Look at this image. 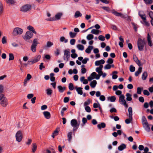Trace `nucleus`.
Wrapping results in <instances>:
<instances>
[{
  "instance_id": "obj_22",
  "label": "nucleus",
  "mask_w": 153,
  "mask_h": 153,
  "mask_svg": "<svg viewBox=\"0 0 153 153\" xmlns=\"http://www.w3.org/2000/svg\"><path fill=\"white\" fill-rule=\"evenodd\" d=\"M142 71V68L140 67L139 68L138 70L136 71L135 73V75L137 76L140 74Z\"/></svg>"
},
{
  "instance_id": "obj_58",
  "label": "nucleus",
  "mask_w": 153,
  "mask_h": 153,
  "mask_svg": "<svg viewBox=\"0 0 153 153\" xmlns=\"http://www.w3.org/2000/svg\"><path fill=\"white\" fill-rule=\"evenodd\" d=\"M99 39L101 41H104L105 40V38L104 36L100 35L98 37Z\"/></svg>"
},
{
  "instance_id": "obj_5",
  "label": "nucleus",
  "mask_w": 153,
  "mask_h": 153,
  "mask_svg": "<svg viewBox=\"0 0 153 153\" xmlns=\"http://www.w3.org/2000/svg\"><path fill=\"white\" fill-rule=\"evenodd\" d=\"M39 43L37 39H34L31 46V50L33 52H35L36 51V48L38 44Z\"/></svg>"
},
{
  "instance_id": "obj_49",
  "label": "nucleus",
  "mask_w": 153,
  "mask_h": 153,
  "mask_svg": "<svg viewBox=\"0 0 153 153\" xmlns=\"http://www.w3.org/2000/svg\"><path fill=\"white\" fill-rule=\"evenodd\" d=\"M135 70V67L132 65H131L129 67V70L131 72H134Z\"/></svg>"
},
{
  "instance_id": "obj_14",
  "label": "nucleus",
  "mask_w": 153,
  "mask_h": 153,
  "mask_svg": "<svg viewBox=\"0 0 153 153\" xmlns=\"http://www.w3.org/2000/svg\"><path fill=\"white\" fill-rule=\"evenodd\" d=\"M145 124H143V126L145 130L147 132H149L150 131V128L149 126V123H145Z\"/></svg>"
},
{
  "instance_id": "obj_17",
  "label": "nucleus",
  "mask_w": 153,
  "mask_h": 153,
  "mask_svg": "<svg viewBox=\"0 0 153 153\" xmlns=\"http://www.w3.org/2000/svg\"><path fill=\"white\" fill-rule=\"evenodd\" d=\"M91 76L93 77V78H95L96 79H100V76L98 74H97V73L95 72H93L91 74Z\"/></svg>"
},
{
  "instance_id": "obj_60",
  "label": "nucleus",
  "mask_w": 153,
  "mask_h": 153,
  "mask_svg": "<svg viewBox=\"0 0 153 153\" xmlns=\"http://www.w3.org/2000/svg\"><path fill=\"white\" fill-rule=\"evenodd\" d=\"M100 100L102 101H103L105 100V97L103 95H101L100 97Z\"/></svg>"
},
{
  "instance_id": "obj_4",
  "label": "nucleus",
  "mask_w": 153,
  "mask_h": 153,
  "mask_svg": "<svg viewBox=\"0 0 153 153\" xmlns=\"http://www.w3.org/2000/svg\"><path fill=\"white\" fill-rule=\"evenodd\" d=\"M32 8L31 5L27 4L22 6L20 8V11L24 12H26L31 10Z\"/></svg>"
},
{
  "instance_id": "obj_48",
  "label": "nucleus",
  "mask_w": 153,
  "mask_h": 153,
  "mask_svg": "<svg viewBox=\"0 0 153 153\" xmlns=\"http://www.w3.org/2000/svg\"><path fill=\"white\" fill-rule=\"evenodd\" d=\"M90 103V99H88L87 101L85 102L84 103V105L85 106H88Z\"/></svg>"
},
{
  "instance_id": "obj_50",
  "label": "nucleus",
  "mask_w": 153,
  "mask_h": 153,
  "mask_svg": "<svg viewBox=\"0 0 153 153\" xmlns=\"http://www.w3.org/2000/svg\"><path fill=\"white\" fill-rule=\"evenodd\" d=\"M6 2L10 4H13L15 3L14 0H6Z\"/></svg>"
},
{
  "instance_id": "obj_62",
  "label": "nucleus",
  "mask_w": 153,
  "mask_h": 153,
  "mask_svg": "<svg viewBox=\"0 0 153 153\" xmlns=\"http://www.w3.org/2000/svg\"><path fill=\"white\" fill-rule=\"evenodd\" d=\"M69 100V98L68 97H65L63 100V101L65 103H67L68 102Z\"/></svg>"
},
{
  "instance_id": "obj_19",
  "label": "nucleus",
  "mask_w": 153,
  "mask_h": 153,
  "mask_svg": "<svg viewBox=\"0 0 153 153\" xmlns=\"http://www.w3.org/2000/svg\"><path fill=\"white\" fill-rule=\"evenodd\" d=\"M101 32V31L98 29H92L91 31V33L95 35H98Z\"/></svg>"
},
{
  "instance_id": "obj_45",
  "label": "nucleus",
  "mask_w": 153,
  "mask_h": 153,
  "mask_svg": "<svg viewBox=\"0 0 153 153\" xmlns=\"http://www.w3.org/2000/svg\"><path fill=\"white\" fill-rule=\"evenodd\" d=\"M76 34V33H74L72 32H70L69 33L70 36L71 38L75 37Z\"/></svg>"
},
{
  "instance_id": "obj_25",
  "label": "nucleus",
  "mask_w": 153,
  "mask_h": 153,
  "mask_svg": "<svg viewBox=\"0 0 153 153\" xmlns=\"http://www.w3.org/2000/svg\"><path fill=\"white\" fill-rule=\"evenodd\" d=\"M107 100L108 101H110L111 102H114L115 101L116 98L114 96H112L109 97L107 98Z\"/></svg>"
},
{
  "instance_id": "obj_51",
  "label": "nucleus",
  "mask_w": 153,
  "mask_h": 153,
  "mask_svg": "<svg viewBox=\"0 0 153 153\" xmlns=\"http://www.w3.org/2000/svg\"><path fill=\"white\" fill-rule=\"evenodd\" d=\"M1 42L2 43L5 44L7 43V41L6 37L5 36H3Z\"/></svg>"
},
{
  "instance_id": "obj_40",
  "label": "nucleus",
  "mask_w": 153,
  "mask_h": 153,
  "mask_svg": "<svg viewBox=\"0 0 153 153\" xmlns=\"http://www.w3.org/2000/svg\"><path fill=\"white\" fill-rule=\"evenodd\" d=\"M94 27H95V29H100V27L99 25L97 24L94 26H92L89 27L88 29H93Z\"/></svg>"
},
{
  "instance_id": "obj_15",
  "label": "nucleus",
  "mask_w": 153,
  "mask_h": 153,
  "mask_svg": "<svg viewBox=\"0 0 153 153\" xmlns=\"http://www.w3.org/2000/svg\"><path fill=\"white\" fill-rule=\"evenodd\" d=\"M43 114L45 117L47 119H49L50 118L51 115L50 113L48 111H45L43 112Z\"/></svg>"
},
{
  "instance_id": "obj_34",
  "label": "nucleus",
  "mask_w": 153,
  "mask_h": 153,
  "mask_svg": "<svg viewBox=\"0 0 153 153\" xmlns=\"http://www.w3.org/2000/svg\"><path fill=\"white\" fill-rule=\"evenodd\" d=\"M117 73L118 72L117 71H114L113 72V75L112 77L113 79H116L117 78L118 76L117 75H116V74H117Z\"/></svg>"
},
{
  "instance_id": "obj_16",
  "label": "nucleus",
  "mask_w": 153,
  "mask_h": 153,
  "mask_svg": "<svg viewBox=\"0 0 153 153\" xmlns=\"http://www.w3.org/2000/svg\"><path fill=\"white\" fill-rule=\"evenodd\" d=\"M147 41L150 47L152 46V44L151 39V36L148 33L147 34Z\"/></svg>"
},
{
  "instance_id": "obj_26",
  "label": "nucleus",
  "mask_w": 153,
  "mask_h": 153,
  "mask_svg": "<svg viewBox=\"0 0 153 153\" xmlns=\"http://www.w3.org/2000/svg\"><path fill=\"white\" fill-rule=\"evenodd\" d=\"M97 84V82L95 80H94L91 82L90 84V85L92 88H94Z\"/></svg>"
},
{
  "instance_id": "obj_24",
  "label": "nucleus",
  "mask_w": 153,
  "mask_h": 153,
  "mask_svg": "<svg viewBox=\"0 0 153 153\" xmlns=\"http://www.w3.org/2000/svg\"><path fill=\"white\" fill-rule=\"evenodd\" d=\"M97 127L99 129H101L102 128H104L106 127V124L104 123H101L100 124H98Z\"/></svg>"
},
{
  "instance_id": "obj_64",
  "label": "nucleus",
  "mask_w": 153,
  "mask_h": 153,
  "mask_svg": "<svg viewBox=\"0 0 153 153\" xmlns=\"http://www.w3.org/2000/svg\"><path fill=\"white\" fill-rule=\"evenodd\" d=\"M149 15L150 18L152 19H153V12L152 11H150L149 13Z\"/></svg>"
},
{
  "instance_id": "obj_61",
  "label": "nucleus",
  "mask_w": 153,
  "mask_h": 153,
  "mask_svg": "<svg viewBox=\"0 0 153 153\" xmlns=\"http://www.w3.org/2000/svg\"><path fill=\"white\" fill-rule=\"evenodd\" d=\"M143 94L144 95H146L147 96H149L150 94L149 92L147 90H144L143 91Z\"/></svg>"
},
{
  "instance_id": "obj_41",
  "label": "nucleus",
  "mask_w": 153,
  "mask_h": 153,
  "mask_svg": "<svg viewBox=\"0 0 153 153\" xmlns=\"http://www.w3.org/2000/svg\"><path fill=\"white\" fill-rule=\"evenodd\" d=\"M60 40L62 42H64L65 43H67L68 41V39H65L64 36L61 37L60 38Z\"/></svg>"
},
{
  "instance_id": "obj_38",
  "label": "nucleus",
  "mask_w": 153,
  "mask_h": 153,
  "mask_svg": "<svg viewBox=\"0 0 153 153\" xmlns=\"http://www.w3.org/2000/svg\"><path fill=\"white\" fill-rule=\"evenodd\" d=\"M102 8L104 10L109 13L111 12V11L109 7H102Z\"/></svg>"
},
{
  "instance_id": "obj_10",
  "label": "nucleus",
  "mask_w": 153,
  "mask_h": 153,
  "mask_svg": "<svg viewBox=\"0 0 153 153\" xmlns=\"http://www.w3.org/2000/svg\"><path fill=\"white\" fill-rule=\"evenodd\" d=\"M71 124L72 127H79V124H78L75 119H73L71 121Z\"/></svg>"
},
{
  "instance_id": "obj_33",
  "label": "nucleus",
  "mask_w": 153,
  "mask_h": 153,
  "mask_svg": "<svg viewBox=\"0 0 153 153\" xmlns=\"http://www.w3.org/2000/svg\"><path fill=\"white\" fill-rule=\"evenodd\" d=\"M82 16V14H81L79 11H77L76 12L75 14L74 17L75 18H78L79 17H81Z\"/></svg>"
},
{
  "instance_id": "obj_9",
  "label": "nucleus",
  "mask_w": 153,
  "mask_h": 153,
  "mask_svg": "<svg viewBox=\"0 0 153 153\" xmlns=\"http://www.w3.org/2000/svg\"><path fill=\"white\" fill-rule=\"evenodd\" d=\"M40 55H38L36 56V58L32 59L31 61H28V64L29 63L31 64H33L38 62L40 59Z\"/></svg>"
},
{
  "instance_id": "obj_31",
  "label": "nucleus",
  "mask_w": 153,
  "mask_h": 153,
  "mask_svg": "<svg viewBox=\"0 0 153 153\" xmlns=\"http://www.w3.org/2000/svg\"><path fill=\"white\" fill-rule=\"evenodd\" d=\"M62 15V14L61 13H58L57 14H56L55 16V17L56 20H58L59 19Z\"/></svg>"
},
{
  "instance_id": "obj_37",
  "label": "nucleus",
  "mask_w": 153,
  "mask_h": 153,
  "mask_svg": "<svg viewBox=\"0 0 153 153\" xmlns=\"http://www.w3.org/2000/svg\"><path fill=\"white\" fill-rule=\"evenodd\" d=\"M37 147L36 144V143L33 144V147L32 149L33 152L34 153L35 152L36 150Z\"/></svg>"
},
{
  "instance_id": "obj_52",
  "label": "nucleus",
  "mask_w": 153,
  "mask_h": 153,
  "mask_svg": "<svg viewBox=\"0 0 153 153\" xmlns=\"http://www.w3.org/2000/svg\"><path fill=\"white\" fill-rule=\"evenodd\" d=\"M9 61L10 60H12L14 59V55L13 54L11 53H10L9 54Z\"/></svg>"
},
{
  "instance_id": "obj_6",
  "label": "nucleus",
  "mask_w": 153,
  "mask_h": 153,
  "mask_svg": "<svg viewBox=\"0 0 153 153\" xmlns=\"http://www.w3.org/2000/svg\"><path fill=\"white\" fill-rule=\"evenodd\" d=\"M64 52V53L63 57L64 60H66L67 61H68L70 57L71 54L70 49L68 48L67 49L65 50Z\"/></svg>"
},
{
  "instance_id": "obj_28",
  "label": "nucleus",
  "mask_w": 153,
  "mask_h": 153,
  "mask_svg": "<svg viewBox=\"0 0 153 153\" xmlns=\"http://www.w3.org/2000/svg\"><path fill=\"white\" fill-rule=\"evenodd\" d=\"M140 11H139L138 12V15L140 16L141 18L143 19V21L146 20V15L145 14H141L140 13Z\"/></svg>"
},
{
  "instance_id": "obj_18",
  "label": "nucleus",
  "mask_w": 153,
  "mask_h": 153,
  "mask_svg": "<svg viewBox=\"0 0 153 153\" xmlns=\"http://www.w3.org/2000/svg\"><path fill=\"white\" fill-rule=\"evenodd\" d=\"M57 88L58 89L59 92L60 93H62L65 90L66 87H62L61 85H59L58 86Z\"/></svg>"
},
{
  "instance_id": "obj_21",
  "label": "nucleus",
  "mask_w": 153,
  "mask_h": 153,
  "mask_svg": "<svg viewBox=\"0 0 153 153\" xmlns=\"http://www.w3.org/2000/svg\"><path fill=\"white\" fill-rule=\"evenodd\" d=\"M53 45V42L50 41H48L47 43V45L44 47V49H46V48H50Z\"/></svg>"
},
{
  "instance_id": "obj_43",
  "label": "nucleus",
  "mask_w": 153,
  "mask_h": 153,
  "mask_svg": "<svg viewBox=\"0 0 153 153\" xmlns=\"http://www.w3.org/2000/svg\"><path fill=\"white\" fill-rule=\"evenodd\" d=\"M77 47L78 49L79 50H80L82 51L84 49V46L81 45H78L77 46Z\"/></svg>"
},
{
  "instance_id": "obj_56",
  "label": "nucleus",
  "mask_w": 153,
  "mask_h": 153,
  "mask_svg": "<svg viewBox=\"0 0 153 153\" xmlns=\"http://www.w3.org/2000/svg\"><path fill=\"white\" fill-rule=\"evenodd\" d=\"M85 110L87 112L89 113L91 111V108L89 106H85Z\"/></svg>"
},
{
  "instance_id": "obj_36",
  "label": "nucleus",
  "mask_w": 153,
  "mask_h": 153,
  "mask_svg": "<svg viewBox=\"0 0 153 153\" xmlns=\"http://www.w3.org/2000/svg\"><path fill=\"white\" fill-rule=\"evenodd\" d=\"M55 74L53 73H51L50 74V80L52 82H54L55 80V77L53 76Z\"/></svg>"
},
{
  "instance_id": "obj_53",
  "label": "nucleus",
  "mask_w": 153,
  "mask_h": 153,
  "mask_svg": "<svg viewBox=\"0 0 153 153\" xmlns=\"http://www.w3.org/2000/svg\"><path fill=\"white\" fill-rule=\"evenodd\" d=\"M142 23L144 25L147 26H149L150 25V23L146 21V20H145L144 21H143Z\"/></svg>"
},
{
  "instance_id": "obj_55",
  "label": "nucleus",
  "mask_w": 153,
  "mask_h": 153,
  "mask_svg": "<svg viewBox=\"0 0 153 153\" xmlns=\"http://www.w3.org/2000/svg\"><path fill=\"white\" fill-rule=\"evenodd\" d=\"M111 65L109 64H107L104 67L105 69H109L111 67Z\"/></svg>"
},
{
  "instance_id": "obj_20",
  "label": "nucleus",
  "mask_w": 153,
  "mask_h": 153,
  "mask_svg": "<svg viewBox=\"0 0 153 153\" xmlns=\"http://www.w3.org/2000/svg\"><path fill=\"white\" fill-rule=\"evenodd\" d=\"M126 148V145L124 143H122L118 147V149L119 151H122Z\"/></svg>"
},
{
  "instance_id": "obj_42",
  "label": "nucleus",
  "mask_w": 153,
  "mask_h": 153,
  "mask_svg": "<svg viewBox=\"0 0 153 153\" xmlns=\"http://www.w3.org/2000/svg\"><path fill=\"white\" fill-rule=\"evenodd\" d=\"M87 39L88 40H91L94 38V36L92 34L88 35L86 37Z\"/></svg>"
},
{
  "instance_id": "obj_12",
  "label": "nucleus",
  "mask_w": 153,
  "mask_h": 153,
  "mask_svg": "<svg viewBox=\"0 0 153 153\" xmlns=\"http://www.w3.org/2000/svg\"><path fill=\"white\" fill-rule=\"evenodd\" d=\"M111 13L117 16H121L122 18L124 17V15L121 13H119L116 11L114 10L111 11Z\"/></svg>"
},
{
  "instance_id": "obj_46",
  "label": "nucleus",
  "mask_w": 153,
  "mask_h": 153,
  "mask_svg": "<svg viewBox=\"0 0 153 153\" xmlns=\"http://www.w3.org/2000/svg\"><path fill=\"white\" fill-rule=\"evenodd\" d=\"M113 59L111 58H109L108 60H107L106 62L108 64H111L113 62Z\"/></svg>"
},
{
  "instance_id": "obj_30",
  "label": "nucleus",
  "mask_w": 153,
  "mask_h": 153,
  "mask_svg": "<svg viewBox=\"0 0 153 153\" xmlns=\"http://www.w3.org/2000/svg\"><path fill=\"white\" fill-rule=\"evenodd\" d=\"M46 92L48 96H51L52 93V90H51L50 88H49L46 89Z\"/></svg>"
},
{
  "instance_id": "obj_35",
  "label": "nucleus",
  "mask_w": 153,
  "mask_h": 153,
  "mask_svg": "<svg viewBox=\"0 0 153 153\" xmlns=\"http://www.w3.org/2000/svg\"><path fill=\"white\" fill-rule=\"evenodd\" d=\"M141 120L142 124L143 125V124H145V123H148L147 122V120L145 116H142Z\"/></svg>"
},
{
  "instance_id": "obj_8",
  "label": "nucleus",
  "mask_w": 153,
  "mask_h": 153,
  "mask_svg": "<svg viewBox=\"0 0 153 153\" xmlns=\"http://www.w3.org/2000/svg\"><path fill=\"white\" fill-rule=\"evenodd\" d=\"M33 36V33H32L31 30H29L27 31L24 37V39L25 40H27L28 39H30Z\"/></svg>"
},
{
  "instance_id": "obj_3",
  "label": "nucleus",
  "mask_w": 153,
  "mask_h": 153,
  "mask_svg": "<svg viewBox=\"0 0 153 153\" xmlns=\"http://www.w3.org/2000/svg\"><path fill=\"white\" fill-rule=\"evenodd\" d=\"M145 44L144 40L141 38H139L137 41L138 48L139 51H142Z\"/></svg>"
},
{
  "instance_id": "obj_23",
  "label": "nucleus",
  "mask_w": 153,
  "mask_h": 153,
  "mask_svg": "<svg viewBox=\"0 0 153 153\" xmlns=\"http://www.w3.org/2000/svg\"><path fill=\"white\" fill-rule=\"evenodd\" d=\"M93 47L92 46H89L85 50V52L86 53H91V51L93 49Z\"/></svg>"
},
{
  "instance_id": "obj_44",
  "label": "nucleus",
  "mask_w": 153,
  "mask_h": 153,
  "mask_svg": "<svg viewBox=\"0 0 153 153\" xmlns=\"http://www.w3.org/2000/svg\"><path fill=\"white\" fill-rule=\"evenodd\" d=\"M146 4H150L153 2V0H143Z\"/></svg>"
},
{
  "instance_id": "obj_13",
  "label": "nucleus",
  "mask_w": 153,
  "mask_h": 153,
  "mask_svg": "<svg viewBox=\"0 0 153 153\" xmlns=\"http://www.w3.org/2000/svg\"><path fill=\"white\" fill-rule=\"evenodd\" d=\"M125 97L123 95H120L119 97V102L121 104H122L123 103L126 102V100H125Z\"/></svg>"
},
{
  "instance_id": "obj_27",
  "label": "nucleus",
  "mask_w": 153,
  "mask_h": 153,
  "mask_svg": "<svg viewBox=\"0 0 153 153\" xmlns=\"http://www.w3.org/2000/svg\"><path fill=\"white\" fill-rule=\"evenodd\" d=\"M126 96L127 97L126 100L128 101H131L132 100V98L131 97V95L129 93H127L126 94Z\"/></svg>"
},
{
  "instance_id": "obj_29",
  "label": "nucleus",
  "mask_w": 153,
  "mask_h": 153,
  "mask_svg": "<svg viewBox=\"0 0 153 153\" xmlns=\"http://www.w3.org/2000/svg\"><path fill=\"white\" fill-rule=\"evenodd\" d=\"M148 76V74L146 71H144L142 74V79L143 80H145Z\"/></svg>"
},
{
  "instance_id": "obj_2",
  "label": "nucleus",
  "mask_w": 153,
  "mask_h": 153,
  "mask_svg": "<svg viewBox=\"0 0 153 153\" xmlns=\"http://www.w3.org/2000/svg\"><path fill=\"white\" fill-rule=\"evenodd\" d=\"M132 109L131 107H129L128 108V117L129 119H127L125 120L126 123L128 124L131 123L132 120Z\"/></svg>"
},
{
  "instance_id": "obj_1",
  "label": "nucleus",
  "mask_w": 153,
  "mask_h": 153,
  "mask_svg": "<svg viewBox=\"0 0 153 153\" xmlns=\"http://www.w3.org/2000/svg\"><path fill=\"white\" fill-rule=\"evenodd\" d=\"M0 104L4 107H6L8 104L7 99L4 94L0 95Z\"/></svg>"
},
{
  "instance_id": "obj_47",
  "label": "nucleus",
  "mask_w": 153,
  "mask_h": 153,
  "mask_svg": "<svg viewBox=\"0 0 153 153\" xmlns=\"http://www.w3.org/2000/svg\"><path fill=\"white\" fill-rule=\"evenodd\" d=\"M143 90V88L138 87L137 89V93L138 94H140L141 93L142 90Z\"/></svg>"
},
{
  "instance_id": "obj_39",
  "label": "nucleus",
  "mask_w": 153,
  "mask_h": 153,
  "mask_svg": "<svg viewBox=\"0 0 153 153\" xmlns=\"http://www.w3.org/2000/svg\"><path fill=\"white\" fill-rule=\"evenodd\" d=\"M72 132H70L68 134L67 137L68 138V140L70 142L72 139Z\"/></svg>"
},
{
  "instance_id": "obj_7",
  "label": "nucleus",
  "mask_w": 153,
  "mask_h": 153,
  "mask_svg": "<svg viewBox=\"0 0 153 153\" xmlns=\"http://www.w3.org/2000/svg\"><path fill=\"white\" fill-rule=\"evenodd\" d=\"M16 140L18 142H21L22 139V135L21 131H18L16 134Z\"/></svg>"
},
{
  "instance_id": "obj_57",
  "label": "nucleus",
  "mask_w": 153,
  "mask_h": 153,
  "mask_svg": "<svg viewBox=\"0 0 153 153\" xmlns=\"http://www.w3.org/2000/svg\"><path fill=\"white\" fill-rule=\"evenodd\" d=\"M89 59L88 58H85L82 61V63L83 64H85L87 63V61H89Z\"/></svg>"
},
{
  "instance_id": "obj_54",
  "label": "nucleus",
  "mask_w": 153,
  "mask_h": 153,
  "mask_svg": "<svg viewBox=\"0 0 153 153\" xmlns=\"http://www.w3.org/2000/svg\"><path fill=\"white\" fill-rule=\"evenodd\" d=\"M69 89L71 91L73 90L74 89L73 84L72 83H70L68 86Z\"/></svg>"
},
{
  "instance_id": "obj_63",
  "label": "nucleus",
  "mask_w": 153,
  "mask_h": 153,
  "mask_svg": "<svg viewBox=\"0 0 153 153\" xmlns=\"http://www.w3.org/2000/svg\"><path fill=\"white\" fill-rule=\"evenodd\" d=\"M71 56L72 58L74 59L77 57L78 56V55L76 53H75L71 54Z\"/></svg>"
},
{
  "instance_id": "obj_11",
  "label": "nucleus",
  "mask_w": 153,
  "mask_h": 153,
  "mask_svg": "<svg viewBox=\"0 0 153 153\" xmlns=\"http://www.w3.org/2000/svg\"><path fill=\"white\" fill-rule=\"evenodd\" d=\"M23 32V29H14L13 34L14 35L21 34Z\"/></svg>"
},
{
  "instance_id": "obj_32",
  "label": "nucleus",
  "mask_w": 153,
  "mask_h": 153,
  "mask_svg": "<svg viewBox=\"0 0 153 153\" xmlns=\"http://www.w3.org/2000/svg\"><path fill=\"white\" fill-rule=\"evenodd\" d=\"M82 88L81 87H79L76 89V91L78 94L82 95L83 94Z\"/></svg>"
},
{
  "instance_id": "obj_59",
  "label": "nucleus",
  "mask_w": 153,
  "mask_h": 153,
  "mask_svg": "<svg viewBox=\"0 0 153 153\" xmlns=\"http://www.w3.org/2000/svg\"><path fill=\"white\" fill-rule=\"evenodd\" d=\"M4 91V87L2 85H0V95L1 94H3L2 93Z\"/></svg>"
}]
</instances>
